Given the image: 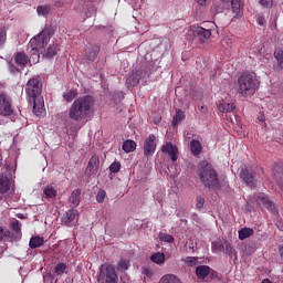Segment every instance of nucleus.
I'll use <instances>...</instances> for the list:
<instances>
[{
  "mask_svg": "<svg viewBox=\"0 0 283 283\" xmlns=\"http://www.w3.org/2000/svg\"><path fill=\"white\" fill-rule=\"evenodd\" d=\"M159 283H180V279L174 274H166L159 280Z\"/></svg>",
  "mask_w": 283,
  "mask_h": 283,
  "instance_id": "30",
  "label": "nucleus"
},
{
  "mask_svg": "<svg viewBox=\"0 0 283 283\" xmlns=\"http://www.w3.org/2000/svg\"><path fill=\"white\" fill-rule=\"evenodd\" d=\"M38 15L46 18L52 12L50 4H41L36 8Z\"/></svg>",
  "mask_w": 283,
  "mask_h": 283,
  "instance_id": "27",
  "label": "nucleus"
},
{
  "mask_svg": "<svg viewBox=\"0 0 283 283\" xmlns=\"http://www.w3.org/2000/svg\"><path fill=\"white\" fill-rule=\"evenodd\" d=\"M57 191L56 189H54V187L52 186H46L44 187L43 189V195H44V198L50 202V200H54V198H56L57 196Z\"/></svg>",
  "mask_w": 283,
  "mask_h": 283,
  "instance_id": "22",
  "label": "nucleus"
},
{
  "mask_svg": "<svg viewBox=\"0 0 283 283\" xmlns=\"http://www.w3.org/2000/svg\"><path fill=\"white\" fill-rule=\"evenodd\" d=\"M223 3H228L229 0H221Z\"/></svg>",
  "mask_w": 283,
  "mask_h": 283,
  "instance_id": "51",
  "label": "nucleus"
},
{
  "mask_svg": "<svg viewBox=\"0 0 283 283\" xmlns=\"http://www.w3.org/2000/svg\"><path fill=\"white\" fill-rule=\"evenodd\" d=\"M42 86L38 78H30L25 85V94L29 103H33V114L43 116L45 114V102L41 96Z\"/></svg>",
  "mask_w": 283,
  "mask_h": 283,
  "instance_id": "2",
  "label": "nucleus"
},
{
  "mask_svg": "<svg viewBox=\"0 0 283 283\" xmlns=\"http://www.w3.org/2000/svg\"><path fill=\"white\" fill-rule=\"evenodd\" d=\"M6 43V32L3 30H0V45H3Z\"/></svg>",
  "mask_w": 283,
  "mask_h": 283,
  "instance_id": "48",
  "label": "nucleus"
},
{
  "mask_svg": "<svg viewBox=\"0 0 283 283\" xmlns=\"http://www.w3.org/2000/svg\"><path fill=\"white\" fill-rule=\"evenodd\" d=\"M14 109L12 108V102L7 94H0V116H12Z\"/></svg>",
  "mask_w": 283,
  "mask_h": 283,
  "instance_id": "8",
  "label": "nucleus"
},
{
  "mask_svg": "<svg viewBox=\"0 0 283 283\" xmlns=\"http://www.w3.org/2000/svg\"><path fill=\"white\" fill-rule=\"evenodd\" d=\"M280 230L283 231V226L280 227Z\"/></svg>",
  "mask_w": 283,
  "mask_h": 283,
  "instance_id": "54",
  "label": "nucleus"
},
{
  "mask_svg": "<svg viewBox=\"0 0 283 283\" xmlns=\"http://www.w3.org/2000/svg\"><path fill=\"white\" fill-rule=\"evenodd\" d=\"M218 109L219 112H222V114H230V112H233V109H235V104L222 102L218 105Z\"/></svg>",
  "mask_w": 283,
  "mask_h": 283,
  "instance_id": "24",
  "label": "nucleus"
},
{
  "mask_svg": "<svg viewBox=\"0 0 283 283\" xmlns=\"http://www.w3.org/2000/svg\"><path fill=\"white\" fill-rule=\"evenodd\" d=\"M109 170L112 174H118V171H120V164L118 161L113 163L109 166Z\"/></svg>",
  "mask_w": 283,
  "mask_h": 283,
  "instance_id": "41",
  "label": "nucleus"
},
{
  "mask_svg": "<svg viewBox=\"0 0 283 283\" xmlns=\"http://www.w3.org/2000/svg\"><path fill=\"white\" fill-rule=\"evenodd\" d=\"M146 76H149V73H147V71L138 70L128 75V77L126 78V84L130 85L132 87H136V85L140 83V78H145Z\"/></svg>",
  "mask_w": 283,
  "mask_h": 283,
  "instance_id": "11",
  "label": "nucleus"
},
{
  "mask_svg": "<svg viewBox=\"0 0 283 283\" xmlns=\"http://www.w3.org/2000/svg\"><path fill=\"white\" fill-rule=\"evenodd\" d=\"M105 196H106L105 190H99L96 195L97 202H105Z\"/></svg>",
  "mask_w": 283,
  "mask_h": 283,
  "instance_id": "42",
  "label": "nucleus"
},
{
  "mask_svg": "<svg viewBox=\"0 0 283 283\" xmlns=\"http://www.w3.org/2000/svg\"><path fill=\"white\" fill-rule=\"evenodd\" d=\"M231 8L235 17H242V10L244 9V0H231Z\"/></svg>",
  "mask_w": 283,
  "mask_h": 283,
  "instance_id": "16",
  "label": "nucleus"
},
{
  "mask_svg": "<svg viewBox=\"0 0 283 283\" xmlns=\"http://www.w3.org/2000/svg\"><path fill=\"white\" fill-rule=\"evenodd\" d=\"M127 269H129V260H127V259H122V260L117 263V271H127Z\"/></svg>",
  "mask_w": 283,
  "mask_h": 283,
  "instance_id": "36",
  "label": "nucleus"
},
{
  "mask_svg": "<svg viewBox=\"0 0 283 283\" xmlns=\"http://www.w3.org/2000/svg\"><path fill=\"white\" fill-rule=\"evenodd\" d=\"M65 269H67V265H65L64 263H59L55 266V273H57V275H63V273H65Z\"/></svg>",
  "mask_w": 283,
  "mask_h": 283,
  "instance_id": "40",
  "label": "nucleus"
},
{
  "mask_svg": "<svg viewBox=\"0 0 283 283\" xmlns=\"http://www.w3.org/2000/svg\"><path fill=\"white\" fill-rule=\"evenodd\" d=\"M256 200L264 205L273 216H277V207H275V203H273V201L269 200V196L264 193H259L256 196Z\"/></svg>",
  "mask_w": 283,
  "mask_h": 283,
  "instance_id": "14",
  "label": "nucleus"
},
{
  "mask_svg": "<svg viewBox=\"0 0 283 283\" xmlns=\"http://www.w3.org/2000/svg\"><path fill=\"white\" fill-rule=\"evenodd\" d=\"M43 238L41 237H32L29 241L30 249H39V247H43Z\"/></svg>",
  "mask_w": 283,
  "mask_h": 283,
  "instance_id": "29",
  "label": "nucleus"
},
{
  "mask_svg": "<svg viewBox=\"0 0 283 283\" xmlns=\"http://www.w3.org/2000/svg\"><path fill=\"white\" fill-rule=\"evenodd\" d=\"M254 231L251 228H243L239 230V240H247V238H251Z\"/></svg>",
  "mask_w": 283,
  "mask_h": 283,
  "instance_id": "31",
  "label": "nucleus"
},
{
  "mask_svg": "<svg viewBox=\"0 0 283 283\" xmlns=\"http://www.w3.org/2000/svg\"><path fill=\"white\" fill-rule=\"evenodd\" d=\"M122 149L126 153V154H132V151H136V142L128 139L126 142L123 143Z\"/></svg>",
  "mask_w": 283,
  "mask_h": 283,
  "instance_id": "26",
  "label": "nucleus"
},
{
  "mask_svg": "<svg viewBox=\"0 0 283 283\" xmlns=\"http://www.w3.org/2000/svg\"><path fill=\"white\" fill-rule=\"evenodd\" d=\"M18 218H23V214H19Z\"/></svg>",
  "mask_w": 283,
  "mask_h": 283,
  "instance_id": "52",
  "label": "nucleus"
},
{
  "mask_svg": "<svg viewBox=\"0 0 283 283\" xmlns=\"http://www.w3.org/2000/svg\"><path fill=\"white\" fill-rule=\"evenodd\" d=\"M190 149H191V154H193V156H199V154L202 153V144H200V142L192 139L190 142Z\"/></svg>",
  "mask_w": 283,
  "mask_h": 283,
  "instance_id": "25",
  "label": "nucleus"
},
{
  "mask_svg": "<svg viewBox=\"0 0 283 283\" xmlns=\"http://www.w3.org/2000/svg\"><path fill=\"white\" fill-rule=\"evenodd\" d=\"M188 36H192V41L196 43H209V39H211V30L202 27H192L188 31Z\"/></svg>",
  "mask_w": 283,
  "mask_h": 283,
  "instance_id": "7",
  "label": "nucleus"
},
{
  "mask_svg": "<svg viewBox=\"0 0 283 283\" xmlns=\"http://www.w3.org/2000/svg\"><path fill=\"white\" fill-rule=\"evenodd\" d=\"M198 176L201 185L208 189H220V179L213 166L207 161H201L198 167Z\"/></svg>",
  "mask_w": 283,
  "mask_h": 283,
  "instance_id": "4",
  "label": "nucleus"
},
{
  "mask_svg": "<svg viewBox=\"0 0 283 283\" xmlns=\"http://www.w3.org/2000/svg\"><path fill=\"white\" fill-rule=\"evenodd\" d=\"M224 241L222 239H217L211 242V251L212 253H222L224 251Z\"/></svg>",
  "mask_w": 283,
  "mask_h": 283,
  "instance_id": "23",
  "label": "nucleus"
},
{
  "mask_svg": "<svg viewBox=\"0 0 283 283\" xmlns=\"http://www.w3.org/2000/svg\"><path fill=\"white\" fill-rule=\"evenodd\" d=\"M99 48L98 45H91L90 48L86 49L85 54L86 59L88 61H94L96 56H98Z\"/></svg>",
  "mask_w": 283,
  "mask_h": 283,
  "instance_id": "21",
  "label": "nucleus"
},
{
  "mask_svg": "<svg viewBox=\"0 0 283 283\" xmlns=\"http://www.w3.org/2000/svg\"><path fill=\"white\" fill-rule=\"evenodd\" d=\"M240 178L243 180V182H245V185L248 187H250L251 189H253L255 187V171H253V169L244 166L241 169L240 172Z\"/></svg>",
  "mask_w": 283,
  "mask_h": 283,
  "instance_id": "9",
  "label": "nucleus"
},
{
  "mask_svg": "<svg viewBox=\"0 0 283 283\" xmlns=\"http://www.w3.org/2000/svg\"><path fill=\"white\" fill-rule=\"evenodd\" d=\"M63 98H65V101L67 103H72L74 101V98H76V93L75 91H67L63 94Z\"/></svg>",
  "mask_w": 283,
  "mask_h": 283,
  "instance_id": "37",
  "label": "nucleus"
},
{
  "mask_svg": "<svg viewBox=\"0 0 283 283\" xmlns=\"http://www.w3.org/2000/svg\"><path fill=\"white\" fill-rule=\"evenodd\" d=\"M98 167H101V159L98 158V156L93 155L85 169V176H94V174H97Z\"/></svg>",
  "mask_w": 283,
  "mask_h": 283,
  "instance_id": "12",
  "label": "nucleus"
},
{
  "mask_svg": "<svg viewBox=\"0 0 283 283\" xmlns=\"http://www.w3.org/2000/svg\"><path fill=\"white\" fill-rule=\"evenodd\" d=\"M202 207H205V198L197 197L196 209H202Z\"/></svg>",
  "mask_w": 283,
  "mask_h": 283,
  "instance_id": "44",
  "label": "nucleus"
},
{
  "mask_svg": "<svg viewBox=\"0 0 283 283\" xmlns=\"http://www.w3.org/2000/svg\"><path fill=\"white\" fill-rule=\"evenodd\" d=\"M143 273L146 277H151V275H154V271L149 268H145Z\"/></svg>",
  "mask_w": 283,
  "mask_h": 283,
  "instance_id": "47",
  "label": "nucleus"
},
{
  "mask_svg": "<svg viewBox=\"0 0 283 283\" xmlns=\"http://www.w3.org/2000/svg\"><path fill=\"white\" fill-rule=\"evenodd\" d=\"M150 261L155 264H165V253L157 252L151 254Z\"/></svg>",
  "mask_w": 283,
  "mask_h": 283,
  "instance_id": "32",
  "label": "nucleus"
},
{
  "mask_svg": "<svg viewBox=\"0 0 283 283\" xmlns=\"http://www.w3.org/2000/svg\"><path fill=\"white\" fill-rule=\"evenodd\" d=\"M11 227H12L13 231H15V233L21 232V222H19V221H13V222L11 223Z\"/></svg>",
  "mask_w": 283,
  "mask_h": 283,
  "instance_id": "43",
  "label": "nucleus"
},
{
  "mask_svg": "<svg viewBox=\"0 0 283 283\" xmlns=\"http://www.w3.org/2000/svg\"><path fill=\"white\" fill-rule=\"evenodd\" d=\"M8 191H10V178L3 174H0V193H8Z\"/></svg>",
  "mask_w": 283,
  "mask_h": 283,
  "instance_id": "18",
  "label": "nucleus"
},
{
  "mask_svg": "<svg viewBox=\"0 0 283 283\" xmlns=\"http://www.w3.org/2000/svg\"><path fill=\"white\" fill-rule=\"evenodd\" d=\"M223 249H224L223 251H224V253H227V255H229L230 258H233V254L235 253V249L233 248L231 242L226 240Z\"/></svg>",
  "mask_w": 283,
  "mask_h": 283,
  "instance_id": "34",
  "label": "nucleus"
},
{
  "mask_svg": "<svg viewBox=\"0 0 283 283\" xmlns=\"http://www.w3.org/2000/svg\"><path fill=\"white\" fill-rule=\"evenodd\" d=\"M159 240L161 242H168V244H174V235L171 234L160 233Z\"/></svg>",
  "mask_w": 283,
  "mask_h": 283,
  "instance_id": "38",
  "label": "nucleus"
},
{
  "mask_svg": "<svg viewBox=\"0 0 283 283\" xmlns=\"http://www.w3.org/2000/svg\"><path fill=\"white\" fill-rule=\"evenodd\" d=\"M8 67H9V72L11 74H18L19 69L17 66H14V64H12V62H9V66Z\"/></svg>",
  "mask_w": 283,
  "mask_h": 283,
  "instance_id": "46",
  "label": "nucleus"
},
{
  "mask_svg": "<svg viewBox=\"0 0 283 283\" xmlns=\"http://www.w3.org/2000/svg\"><path fill=\"white\" fill-rule=\"evenodd\" d=\"M3 238H8V231L0 227V240H3Z\"/></svg>",
  "mask_w": 283,
  "mask_h": 283,
  "instance_id": "49",
  "label": "nucleus"
},
{
  "mask_svg": "<svg viewBox=\"0 0 283 283\" xmlns=\"http://www.w3.org/2000/svg\"><path fill=\"white\" fill-rule=\"evenodd\" d=\"M50 43V32L42 31L34 38H32L28 44V52L31 55V60L33 63H39V59L44 56V59H52L56 56L59 52V45L50 44L48 50H45V45Z\"/></svg>",
  "mask_w": 283,
  "mask_h": 283,
  "instance_id": "1",
  "label": "nucleus"
},
{
  "mask_svg": "<svg viewBox=\"0 0 283 283\" xmlns=\"http://www.w3.org/2000/svg\"><path fill=\"white\" fill-rule=\"evenodd\" d=\"M259 120H264V117L259 118Z\"/></svg>",
  "mask_w": 283,
  "mask_h": 283,
  "instance_id": "53",
  "label": "nucleus"
},
{
  "mask_svg": "<svg viewBox=\"0 0 283 283\" xmlns=\"http://www.w3.org/2000/svg\"><path fill=\"white\" fill-rule=\"evenodd\" d=\"M272 176H273V178H275V180H277V178H282V176H283V165L282 164L274 166V168L272 170Z\"/></svg>",
  "mask_w": 283,
  "mask_h": 283,
  "instance_id": "33",
  "label": "nucleus"
},
{
  "mask_svg": "<svg viewBox=\"0 0 283 283\" xmlns=\"http://www.w3.org/2000/svg\"><path fill=\"white\" fill-rule=\"evenodd\" d=\"M154 154H156V135L150 134L144 143V155L150 158Z\"/></svg>",
  "mask_w": 283,
  "mask_h": 283,
  "instance_id": "10",
  "label": "nucleus"
},
{
  "mask_svg": "<svg viewBox=\"0 0 283 283\" xmlns=\"http://www.w3.org/2000/svg\"><path fill=\"white\" fill-rule=\"evenodd\" d=\"M163 154H168L169 158L172 160V163H176L178 160V147L171 143H166L161 147Z\"/></svg>",
  "mask_w": 283,
  "mask_h": 283,
  "instance_id": "15",
  "label": "nucleus"
},
{
  "mask_svg": "<svg viewBox=\"0 0 283 283\" xmlns=\"http://www.w3.org/2000/svg\"><path fill=\"white\" fill-rule=\"evenodd\" d=\"M259 3H261L263 8H271V6H273V0H259Z\"/></svg>",
  "mask_w": 283,
  "mask_h": 283,
  "instance_id": "45",
  "label": "nucleus"
},
{
  "mask_svg": "<svg viewBox=\"0 0 283 283\" xmlns=\"http://www.w3.org/2000/svg\"><path fill=\"white\" fill-rule=\"evenodd\" d=\"M94 107V98L90 95L75 99L69 111V117L76 123L85 120L92 114Z\"/></svg>",
  "mask_w": 283,
  "mask_h": 283,
  "instance_id": "3",
  "label": "nucleus"
},
{
  "mask_svg": "<svg viewBox=\"0 0 283 283\" xmlns=\"http://www.w3.org/2000/svg\"><path fill=\"white\" fill-rule=\"evenodd\" d=\"M78 218V210L70 209L62 217V222L65 227H74L76 219Z\"/></svg>",
  "mask_w": 283,
  "mask_h": 283,
  "instance_id": "13",
  "label": "nucleus"
},
{
  "mask_svg": "<svg viewBox=\"0 0 283 283\" xmlns=\"http://www.w3.org/2000/svg\"><path fill=\"white\" fill-rule=\"evenodd\" d=\"M97 281L99 283H118V274H116V268L109 263L102 264L99 268Z\"/></svg>",
  "mask_w": 283,
  "mask_h": 283,
  "instance_id": "6",
  "label": "nucleus"
},
{
  "mask_svg": "<svg viewBox=\"0 0 283 283\" xmlns=\"http://www.w3.org/2000/svg\"><path fill=\"white\" fill-rule=\"evenodd\" d=\"M70 202L72 203L73 207H78L81 205V190L75 189L71 197H70Z\"/></svg>",
  "mask_w": 283,
  "mask_h": 283,
  "instance_id": "28",
  "label": "nucleus"
},
{
  "mask_svg": "<svg viewBox=\"0 0 283 283\" xmlns=\"http://www.w3.org/2000/svg\"><path fill=\"white\" fill-rule=\"evenodd\" d=\"M185 120V113L182 111H177L174 119H172V125L176 127V125H180Z\"/></svg>",
  "mask_w": 283,
  "mask_h": 283,
  "instance_id": "35",
  "label": "nucleus"
},
{
  "mask_svg": "<svg viewBox=\"0 0 283 283\" xmlns=\"http://www.w3.org/2000/svg\"><path fill=\"white\" fill-rule=\"evenodd\" d=\"M274 57L277 61L276 65H274V70L280 72L283 70V49H276L274 51Z\"/></svg>",
  "mask_w": 283,
  "mask_h": 283,
  "instance_id": "20",
  "label": "nucleus"
},
{
  "mask_svg": "<svg viewBox=\"0 0 283 283\" xmlns=\"http://www.w3.org/2000/svg\"><path fill=\"white\" fill-rule=\"evenodd\" d=\"M184 262L187 266H197L198 264V258L196 256H187L184 259Z\"/></svg>",
  "mask_w": 283,
  "mask_h": 283,
  "instance_id": "39",
  "label": "nucleus"
},
{
  "mask_svg": "<svg viewBox=\"0 0 283 283\" xmlns=\"http://www.w3.org/2000/svg\"><path fill=\"white\" fill-rule=\"evenodd\" d=\"M14 62L18 67H25L30 63V57L25 53L19 52L15 54Z\"/></svg>",
  "mask_w": 283,
  "mask_h": 283,
  "instance_id": "17",
  "label": "nucleus"
},
{
  "mask_svg": "<svg viewBox=\"0 0 283 283\" xmlns=\"http://www.w3.org/2000/svg\"><path fill=\"white\" fill-rule=\"evenodd\" d=\"M209 273H211V268H209V265H199L196 268V275L198 280H205Z\"/></svg>",
  "mask_w": 283,
  "mask_h": 283,
  "instance_id": "19",
  "label": "nucleus"
},
{
  "mask_svg": "<svg viewBox=\"0 0 283 283\" xmlns=\"http://www.w3.org/2000/svg\"><path fill=\"white\" fill-rule=\"evenodd\" d=\"M199 6H205L207 3V0H195Z\"/></svg>",
  "mask_w": 283,
  "mask_h": 283,
  "instance_id": "50",
  "label": "nucleus"
},
{
  "mask_svg": "<svg viewBox=\"0 0 283 283\" xmlns=\"http://www.w3.org/2000/svg\"><path fill=\"white\" fill-rule=\"evenodd\" d=\"M260 87V81L255 76V73H243L238 78L237 92L241 96H253Z\"/></svg>",
  "mask_w": 283,
  "mask_h": 283,
  "instance_id": "5",
  "label": "nucleus"
}]
</instances>
